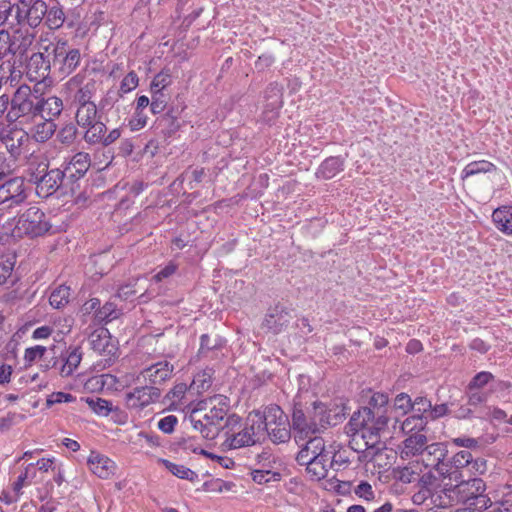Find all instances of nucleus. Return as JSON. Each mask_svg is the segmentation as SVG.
<instances>
[{"instance_id":"obj_1","label":"nucleus","mask_w":512,"mask_h":512,"mask_svg":"<svg viewBox=\"0 0 512 512\" xmlns=\"http://www.w3.org/2000/svg\"><path fill=\"white\" fill-rule=\"evenodd\" d=\"M223 435L225 438L222 442L224 450L250 447L264 440L260 418L250 413L244 424L241 423V418L238 415H229L225 421Z\"/></svg>"},{"instance_id":"obj_2","label":"nucleus","mask_w":512,"mask_h":512,"mask_svg":"<svg viewBox=\"0 0 512 512\" xmlns=\"http://www.w3.org/2000/svg\"><path fill=\"white\" fill-rule=\"evenodd\" d=\"M447 491L450 500L468 509L482 511L492 506L491 498L485 493L486 484L481 478L462 481Z\"/></svg>"},{"instance_id":"obj_3","label":"nucleus","mask_w":512,"mask_h":512,"mask_svg":"<svg viewBox=\"0 0 512 512\" xmlns=\"http://www.w3.org/2000/svg\"><path fill=\"white\" fill-rule=\"evenodd\" d=\"M46 161H31L27 168V179L35 184L36 193L42 198H47L54 194L67 179L63 169H48Z\"/></svg>"},{"instance_id":"obj_4","label":"nucleus","mask_w":512,"mask_h":512,"mask_svg":"<svg viewBox=\"0 0 512 512\" xmlns=\"http://www.w3.org/2000/svg\"><path fill=\"white\" fill-rule=\"evenodd\" d=\"M325 405L315 403L312 414L306 415L301 409H294L292 414V428L297 443L307 438L317 436L324 428V423H333L330 416L324 417Z\"/></svg>"},{"instance_id":"obj_5","label":"nucleus","mask_w":512,"mask_h":512,"mask_svg":"<svg viewBox=\"0 0 512 512\" xmlns=\"http://www.w3.org/2000/svg\"><path fill=\"white\" fill-rule=\"evenodd\" d=\"M39 104L37 91L33 92L27 85L20 86L11 98L7 121H19L21 124L36 122L40 114Z\"/></svg>"},{"instance_id":"obj_6","label":"nucleus","mask_w":512,"mask_h":512,"mask_svg":"<svg viewBox=\"0 0 512 512\" xmlns=\"http://www.w3.org/2000/svg\"><path fill=\"white\" fill-rule=\"evenodd\" d=\"M49 55H52L53 66L56 67L62 76H68L78 67L81 54L78 49L69 48L66 41L58 40L56 43H49L43 46Z\"/></svg>"},{"instance_id":"obj_7","label":"nucleus","mask_w":512,"mask_h":512,"mask_svg":"<svg viewBox=\"0 0 512 512\" xmlns=\"http://www.w3.org/2000/svg\"><path fill=\"white\" fill-rule=\"evenodd\" d=\"M388 396L384 393H374L369 402L368 406L359 409L357 412H354V421H369V419L375 420L381 417L384 422L390 423L393 430L396 429L398 423L397 415L389 414V406H388Z\"/></svg>"},{"instance_id":"obj_8","label":"nucleus","mask_w":512,"mask_h":512,"mask_svg":"<svg viewBox=\"0 0 512 512\" xmlns=\"http://www.w3.org/2000/svg\"><path fill=\"white\" fill-rule=\"evenodd\" d=\"M350 426L352 430L355 431L354 436H358L360 434L361 438L365 442L366 449L375 448L380 443V438L391 437V433L389 431L390 423L384 422L380 418L375 420L369 419V421H354V415H352L350 419Z\"/></svg>"},{"instance_id":"obj_9","label":"nucleus","mask_w":512,"mask_h":512,"mask_svg":"<svg viewBox=\"0 0 512 512\" xmlns=\"http://www.w3.org/2000/svg\"><path fill=\"white\" fill-rule=\"evenodd\" d=\"M64 88L71 105L75 107L93 103L92 98L97 90L96 81L90 79L85 82V76L81 73L71 77Z\"/></svg>"},{"instance_id":"obj_10","label":"nucleus","mask_w":512,"mask_h":512,"mask_svg":"<svg viewBox=\"0 0 512 512\" xmlns=\"http://www.w3.org/2000/svg\"><path fill=\"white\" fill-rule=\"evenodd\" d=\"M424 451H427L429 455H437V465L439 466V461L444 456L443 449L440 443H428L426 431H416L408 435V437L402 442V458L417 456L422 454Z\"/></svg>"},{"instance_id":"obj_11","label":"nucleus","mask_w":512,"mask_h":512,"mask_svg":"<svg viewBox=\"0 0 512 512\" xmlns=\"http://www.w3.org/2000/svg\"><path fill=\"white\" fill-rule=\"evenodd\" d=\"M51 224L45 213L38 207H30L22 213L17 221V232L30 237H39L48 232Z\"/></svg>"},{"instance_id":"obj_12","label":"nucleus","mask_w":512,"mask_h":512,"mask_svg":"<svg viewBox=\"0 0 512 512\" xmlns=\"http://www.w3.org/2000/svg\"><path fill=\"white\" fill-rule=\"evenodd\" d=\"M47 13V4L42 0H20L16 5L14 19L17 25L27 24L37 27Z\"/></svg>"},{"instance_id":"obj_13","label":"nucleus","mask_w":512,"mask_h":512,"mask_svg":"<svg viewBox=\"0 0 512 512\" xmlns=\"http://www.w3.org/2000/svg\"><path fill=\"white\" fill-rule=\"evenodd\" d=\"M90 347L99 355L105 357L110 362L116 357L118 346L117 342L112 338L108 329L99 327L95 329L88 337Z\"/></svg>"},{"instance_id":"obj_14","label":"nucleus","mask_w":512,"mask_h":512,"mask_svg":"<svg viewBox=\"0 0 512 512\" xmlns=\"http://www.w3.org/2000/svg\"><path fill=\"white\" fill-rule=\"evenodd\" d=\"M293 319L292 312L281 305L269 309L262 323V329L273 335L284 332Z\"/></svg>"},{"instance_id":"obj_15","label":"nucleus","mask_w":512,"mask_h":512,"mask_svg":"<svg viewBox=\"0 0 512 512\" xmlns=\"http://www.w3.org/2000/svg\"><path fill=\"white\" fill-rule=\"evenodd\" d=\"M161 391L156 386L136 387L132 391L126 393L125 403L130 409H143L144 407L155 403L159 400Z\"/></svg>"},{"instance_id":"obj_16","label":"nucleus","mask_w":512,"mask_h":512,"mask_svg":"<svg viewBox=\"0 0 512 512\" xmlns=\"http://www.w3.org/2000/svg\"><path fill=\"white\" fill-rule=\"evenodd\" d=\"M51 56L43 49V51L33 53L29 57L26 65V75L30 81L40 83L49 76L53 64L50 60Z\"/></svg>"},{"instance_id":"obj_17","label":"nucleus","mask_w":512,"mask_h":512,"mask_svg":"<svg viewBox=\"0 0 512 512\" xmlns=\"http://www.w3.org/2000/svg\"><path fill=\"white\" fill-rule=\"evenodd\" d=\"M174 366L168 361H161L143 369L138 376L143 377L149 386L160 385L172 377Z\"/></svg>"},{"instance_id":"obj_18","label":"nucleus","mask_w":512,"mask_h":512,"mask_svg":"<svg viewBox=\"0 0 512 512\" xmlns=\"http://www.w3.org/2000/svg\"><path fill=\"white\" fill-rule=\"evenodd\" d=\"M82 360V351L80 347H68L65 352L61 353L60 359L54 360L51 367H58L62 377H68L78 368Z\"/></svg>"},{"instance_id":"obj_19","label":"nucleus","mask_w":512,"mask_h":512,"mask_svg":"<svg viewBox=\"0 0 512 512\" xmlns=\"http://www.w3.org/2000/svg\"><path fill=\"white\" fill-rule=\"evenodd\" d=\"M303 442L296 456L297 463H307L308 459L312 460L319 456L330 454V451L326 448L324 439L320 436L307 438Z\"/></svg>"},{"instance_id":"obj_20","label":"nucleus","mask_w":512,"mask_h":512,"mask_svg":"<svg viewBox=\"0 0 512 512\" xmlns=\"http://www.w3.org/2000/svg\"><path fill=\"white\" fill-rule=\"evenodd\" d=\"M1 142L13 158H18L22 153V147L29 141L28 134L22 129L10 128L1 134Z\"/></svg>"},{"instance_id":"obj_21","label":"nucleus","mask_w":512,"mask_h":512,"mask_svg":"<svg viewBox=\"0 0 512 512\" xmlns=\"http://www.w3.org/2000/svg\"><path fill=\"white\" fill-rule=\"evenodd\" d=\"M26 198L24 180L21 177H13L0 185V202L11 201L19 204Z\"/></svg>"},{"instance_id":"obj_22","label":"nucleus","mask_w":512,"mask_h":512,"mask_svg":"<svg viewBox=\"0 0 512 512\" xmlns=\"http://www.w3.org/2000/svg\"><path fill=\"white\" fill-rule=\"evenodd\" d=\"M91 164L90 155L86 152L76 153L64 166L63 171L71 183L83 177Z\"/></svg>"},{"instance_id":"obj_23","label":"nucleus","mask_w":512,"mask_h":512,"mask_svg":"<svg viewBox=\"0 0 512 512\" xmlns=\"http://www.w3.org/2000/svg\"><path fill=\"white\" fill-rule=\"evenodd\" d=\"M210 402L213 405L201 419L206 422H212L213 424H216L218 427H221L225 430V423L222 424V421H226V418L229 416V405L227 403V399L221 396H216L212 398Z\"/></svg>"},{"instance_id":"obj_24","label":"nucleus","mask_w":512,"mask_h":512,"mask_svg":"<svg viewBox=\"0 0 512 512\" xmlns=\"http://www.w3.org/2000/svg\"><path fill=\"white\" fill-rule=\"evenodd\" d=\"M251 415H257L260 418L261 426L263 427V437H266V431L273 426L284 422L288 417L278 405H269L263 412L252 411Z\"/></svg>"},{"instance_id":"obj_25","label":"nucleus","mask_w":512,"mask_h":512,"mask_svg":"<svg viewBox=\"0 0 512 512\" xmlns=\"http://www.w3.org/2000/svg\"><path fill=\"white\" fill-rule=\"evenodd\" d=\"M87 464L90 471L102 479H108L114 474L115 464L108 457L96 452H91Z\"/></svg>"},{"instance_id":"obj_26","label":"nucleus","mask_w":512,"mask_h":512,"mask_svg":"<svg viewBox=\"0 0 512 512\" xmlns=\"http://www.w3.org/2000/svg\"><path fill=\"white\" fill-rule=\"evenodd\" d=\"M39 118H49L54 121L58 118L63 111V100L57 96H45L38 94Z\"/></svg>"},{"instance_id":"obj_27","label":"nucleus","mask_w":512,"mask_h":512,"mask_svg":"<svg viewBox=\"0 0 512 512\" xmlns=\"http://www.w3.org/2000/svg\"><path fill=\"white\" fill-rule=\"evenodd\" d=\"M298 464L305 466L306 472L310 479L315 481L324 479L327 476L329 469L331 468V463H329V455H322L312 460L308 459L307 463Z\"/></svg>"},{"instance_id":"obj_28","label":"nucleus","mask_w":512,"mask_h":512,"mask_svg":"<svg viewBox=\"0 0 512 512\" xmlns=\"http://www.w3.org/2000/svg\"><path fill=\"white\" fill-rule=\"evenodd\" d=\"M492 220L499 231L512 235V206H501L492 213Z\"/></svg>"},{"instance_id":"obj_29","label":"nucleus","mask_w":512,"mask_h":512,"mask_svg":"<svg viewBox=\"0 0 512 512\" xmlns=\"http://www.w3.org/2000/svg\"><path fill=\"white\" fill-rule=\"evenodd\" d=\"M56 124L49 118H40V122H36L32 137L36 142L44 143L49 140L56 131Z\"/></svg>"},{"instance_id":"obj_30","label":"nucleus","mask_w":512,"mask_h":512,"mask_svg":"<svg viewBox=\"0 0 512 512\" xmlns=\"http://www.w3.org/2000/svg\"><path fill=\"white\" fill-rule=\"evenodd\" d=\"M153 128L156 133L162 134L164 137H170L179 129V123L176 117L166 113L157 117Z\"/></svg>"},{"instance_id":"obj_31","label":"nucleus","mask_w":512,"mask_h":512,"mask_svg":"<svg viewBox=\"0 0 512 512\" xmlns=\"http://www.w3.org/2000/svg\"><path fill=\"white\" fill-rule=\"evenodd\" d=\"M497 170L495 164L487 160H478L468 163L461 172V179L465 180L478 174L492 173Z\"/></svg>"},{"instance_id":"obj_32","label":"nucleus","mask_w":512,"mask_h":512,"mask_svg":"<svg viewBox=\"0 0 512 512\" xmlns=\"http://www.w3.org/2000/svg\"><path fill=\"white\" fill-rule=\"evenodd\" d=\"M98 110L96 104H91L76 107L75 119L78 126H88L92 122L99 120Z\"/></svg>"},{"instance_id":"obj_33","label":"nucleus","mask_w":512,"mask_h":512,"mask_svg":"<svg viewBox=\"0 0 512 512\" xmlns=\"http://www.w3.org/2000/svg\"><path fill=\"white\" fill-rule=\"evenodd\" d=\"M343 160L339 157H329L320 165L317 176L323 179H331L343 170Z\"/></svg>"},{"instance_id":"obj_34","label":"nucleus","mask_w":512,"mask_h":512,"mask_svg":"<svg viewBox=\"0 0 512 512\" xmlns=\"http://www.w3.org/2000/svg\"><path fill=\"white\" fill-rule=\"evenodd\" d=\"M86 131L84 133V140L88 144H102L104 133L106 132L105 124L100 121H94L88 126H83Z\"/></svg>"},{"instance_id":"obj_35","label":"nucleus","mask_w":512,"mask_h":512,"mask_svg":"<svg viewBox=\"0 0 512 512\" xmlns=\"http://www.w3.org/2000/svg\"><path fill=\"white\" fill-rule=\"evenodd\" d=\"M191 423L193 428L200 432L203 438L207 440H214L220 432L223 430L212 422H206L201 418L196 419L194 416L191 417Z\"/></svg>"},{"instance_id":"obj_36","label":"nucleus","mask_w":512,"mask_h":512,"mask_svg":"<svg viewBox=\"0 0 512 512\" xmlns=\"http://www.w3.org/2000/svg\"><path fill=\"white\" fill-rule=\"evenodd\" d=\"M266 435L269 436L273 443L279 444L288 442L291 437V430L288 418L284 422H281V424L279 423L278 425L273 426L272 428L267 430Z\"/></svg>"},{"instance_id":"obj_37","label":"nucleus","mask_w":512,"mask_h":512,"mask_svg":"<svg viewBox=\"0 0 512 512\" xmlns=\"http://www.w3.org/2000/svg\"><path fill=\"white\" fill-rule=\"evenodd\" d=\"M427 425L426 418L422 415H412L407 417L400 425V430L403 434L410 435L416 431H426Z\"/></svg>"},{"instance_id":"obj_38","label":"nucleus","mask_w":512,"mask_h":512,"mask_svg":"<svg viewBox=\"0 0 512 512\" xmlns=\"http://www.w3.org/2000/svg\"><path fill=\"white\" fill-rule=\"evenodd\" d=\"M162 462L170 473H172L174 476L180 479L189 480L191 482H194L195 480L198 479L197 473L184 465L176 464L170 462L169 460H162Z\"/></svg>"},{"instance_id":"obj_39","label":"nucleus","mask_w":512,"mask_h":512,"mask_svg":"<svg viewBox=\"0 0 512 512\" xmlns=\"http://www.w3.org/2000/svg\"><path fill=\"white\" fill-rule=\"evenodd\" d=\"M89 408L99 416H108L113 410V405L110 401L100 397H86L82 398Z\"/></svg>"},{"instance_id":"obj_40","label":"nucleus","mask_w":512,"mask_h":512,"mask_svg":"<svg viewBox=\"0 0 512 512\" xmlns=\"http://www.w3.org/2000/svg\"><path fill=\"white\" fill-rule=\"evenodd\" d=\"M412 407L413 404L410 396L406 393H400L395 397L393 406H389V414L399 417L398 412H400L401 415H405Z\"/></svg>"},{"instance_id":"obj_41","label":"nucleus","mask_w":512,"mask_h":512,"mask_svg":"<svg viewBox=\"0 0 512 512\" xmlns=\"http://www.w3.org/2000/svg\"><path fill=\"white\" fill-rule=\"evenodd\" d=\"M70 298V288L60 285L52 291L49 297V303L53 308L60 309L68 304Z\"/></svg>"},{"instance_id":"obj_42","label":"nucleus","mask_w":512,"mask_h":512,"mask_svg":"<svg viewBox=\"0 0 512 512\" xmlns=\"http://www.w3.org/2000/svg\"><path fill=\"white\" fill-rule=\"evenodd\" d=\"M121 315V311L113 302H106L99 310H96V321L99 323L110 322L117 319Z\"/></svg>"},{"instance_id":"obj_43","label":"nucleus","mask_w":512,"mask_h":512,"mask_svg":"<svg viewBox=\"0 0 512 512\" xmlns=\"http://www.w3.org/2000/svg\"><path fill=\"white\" fill-rule=\"evenodd\" d=\"M18 37V41L16 43V46H14V49L16 50V54H24L28 48L32 45L34 42V34L26 30L25 32L17 31L12 39V41H16V38Z\"/></svg>"},{"instance_id":"obj_44","label":"nucleus","mask_w":512,"mask_h":512,"mask_svg":"<svg viewBox=\"0 0 512 512\" xmlns=\"http://www.w3.org/2000/svg\"><path fill=\"white\" fill-rule=\"evenodd\" d=\"M172 83V76L169 69H163L156 74L151 82L150 90L163 92Z\"/></svg>"},{"instance_id":"obj_45","label":"nucleus","mask_w":512,"mask_h":512,"mask_svg":"<svg viewBox=\"0 0 512 512\" xmlns=\"http://www.w3.org/2000/svg\"><path fill=\"white\" fill-rule=\"evenodd\" d=\"M13 12L16 13V5H12L9 1H0V26L8 24L13 27L17 25Z\"/></svg>"},{"instance_id":"obj_46","label":"nucleus","mask_w":512,"mask_h":512,"mask_svg":"<svg viewBox=\"0 0 512 512\" xmlns=\"http://www.w3.org/2000/svg\"><path fill=\"white\" fill-rule=\"evenodd\" d=\"M212 374L213 371L210 368H207L194 376L192 387L196 389L198 392L207 390L212 383Z\"/></svg>"},{"instance_id":"obj_47","label":"nucleus","mask_w":512,"mask_h":512,"mask_svg":"<svg viewBox=\"0 0 512 512\" xmlns=\"http://www.w3.org/2000/svg\"><path fill=\"white\" fill-rule=\"evenodd\" d=\"M17 41L18 37L16 38V41H12L10 34L7 31H0V60L4 59L9 54H16L14 46H16Z\"/></svg>"},{"instance_id":"obj_48","label":"nucleus","mask_w":512,"mask_h":512,"mask_svg":"<svg viewBox=\"0 0 512 512\" xmlns=\"http://www.w3.org/2000/svg\"><path fill=\"white\" fill-rule=\"evenodd\" d=\"M326 412L323 414L324 417L330 416L332 418V421H335L333 423H324V428H326L329 425H336L340 421H342L347 412L345 405L341 402L340 404L335 403L333 407H327L325 405Z\"/></svg>"},{"instance_id":"obj_49","label":"nucleus","mask_w":512,"mask_h":512,"mask_svg":"<svg viewBox=\"0 0 512 512\" xmlns=\"http://www.w3.org/2000/svg\"><path fill=\"white\" fill-rule=\"evenodd\" d=\"M46 24L50 29L60 28L65 20L64 12L59 7H52L50 10L47 9L46 13Z\"/></svg>"},{"instance_id":"obj_50","label":"nucleus","mask_w":512,"mask_h":512,"mask_svg":"<svg viewBox=\"0 0 512 512\" xmlns=\"http://www.w3.org/2000/svg\"><path fill=\"white\" fill-rule=\"evenodd\" d=\"M77 136V128L74 124L64 125L57 134V139L64 145H71Z\"/></svg>"},{"instance_id":"obj_51","label":"nucleus","mask_w":512,"mask_h":512,"mask_svg":"<svg viewBox=\"0 0 512 512\" xmlns=\"http://www.w3.org/2000/svg\"><path fill=\"white\" fill-rule=\"evenodd\" d=\"M494 376L492 373L488 371H482L477 373L468 385L469 391L479 390L486 386L491 380H493Z\"/></svg>"},{"instance_id":"obj_52","label":"nucleus","mask_w":512,"mask_h":512,"mask_svg":"<svg viewBox=\"0 0 512 512\" xmlns=\"http://www.w3.org/2000/svg\"><path fill=\"white\" fill-rule=\"evenodd\" d=\"M252 479L258 484L267 483L271 480L277 481L280 479V473L273 472L268 469H257L252 472Z\"/></svg>"},{"instance_id":"obj_53","label":"nucleus","mask_w":512,"mask_h":512,"mask_svg":"<svg viewBox=\"0 0 512 512\" xmlns=\"http://www.w3.org/2000/svg\"><path fill=\"white\" fill-rule=\"evenodd\" d=\"M267 99L271 100L269 103H267V108L272 111L280 109L283 104L281 89L276 85L269 87Z\"/></svg>"},{"instance_id":"obj_54","label":"nucleus","mask_w":512,"mask_h":512,"mask_svg":"<svg viewBox=\"0 0 512 512\" xmlns=\"http://www.w3.org/2000/svg\"><path fill=\"white\" fill-rule=\"evenodd\" d=\"M47 352V348L41 345L29 347L25 350L24 360L26 363L31 364L44 357Z\"/></svg>"},{"instance_id":"obj_55","label":"nucleus","mask_w":512,"mask_h":512,"mask_svg":"<svg viewBox=\"0 0 512 512\" xmlns=\"http://www.w3.org/2000/svg\"><path fill=\"white\" fill-rule=\"evenodd\" d=\"M395 478L402 483L409 484L418 478V473L412 467H402L395 471Z\"/></svg>"},{"instance_id":"obj_56","label":"nucleus","mask_w":512,"mask_h":512,"mask_svg":"<svg viewBox=\"0 0 512 512\" xmlns=\"http://www.w3.org/2000/svg\"><path fill=\"white\" fill-rule=\"evenodd\" d=\"M152 100L150 103V108L153 114H159L164 111L167 100L163 92L151 91Z\"/></svg>"},{"instance_id":"obj_57","label":"nucleus","mask_w":512,"mask_h":512,"mask_svg":"<svg viewBox=\"0 0 512 512\" xmlns=\"http://www.w3.org/2000/svg\"><path fill=\"white\" fill-rule=\"evenodd\" d=\"M139 83L138 75L134 71H130L121 81L120 91L123 94L134 90Z\"/></svg>"},{"instance_id":"obj_58","label":"nucleus","mask_w":512,"mask_h":512,"mask_svg":"<svg viewBox=\"0 0 512 512\" xmlns=\"http://www.w3.org/2000/svg\"><path fill=\"white\" fill-rule=\"evenodd\" d=\"M75 397L70 393L65 392H53L47 397L46 406L48 408L52 407L54 404L59 403H69L73 402Z\"/></svg>"},{"instance_id":"obj_59","label":"nucleus","mask_w":512,"mask_h":512,"mask_svg":"<svg viewBox=\"0 0 512 512\" xmlns=\"http://www.w3.org/2000/svg\"><path fill=\"white\" fill-rule=\"evenodd\" d=\"M354 493L359 497L366 501H373L375 498V493L372 489V486L366 482L361 481L354 489Z\"/></svg>"},{"instance_id":"obj_60","label":"nucleus","mask_w":512,"mask_h":512,"mask_svg":"<svg viewBox=\"0 0 512 512\" xmlns=\"http://www.w3.org/2000/svg\"><path fill=\"white\" fill-rule=\"evenodd\" d=\"M187 391V385L185 383L176 384L165 396V398L171 403L174 404L177 401H180Z\"/></svg>"},{"instance_id":"obj_61","label":"nucleus","mask_w":512,"mask_h":512,"mask_svg":"<svg viewBox=\"0 0 512 512\" xmlns=\"http://www.w3.org/2000/svg\"><path fill=\"white\" fill-rule=\"evenodd\" d=\"M467 469L475 475H482L488 469L487 461L482 457H477L475 459L471 457V461L469 462Z\"/></svg>"},{"instance_id":"obj_62","label":"nucleus","mask_w":512,"mask_h":512,"mask_svg":"<svg viewBox=\"0 0 512 512\" xmlns=\"http://www.w3.org/2000/svg\"><path fill=\"white\" fill-rule=\"evenodd\" d=\"M328 450L330 451L329 463H331V468L337 466L338 469L349 462V459L341 451H336L334 446H330Z\"/></svg>"},{"instance_id":"obj_63","label":"nucleus","mask_w":512,"mask_h":512,"mask_svg":"<svg viewBox=\"0 0 512 512\" xmlns=\"http://www.w3.org/2000/svg\"><path fill=\"white\" fill-rule=\"evenodd\" d=\"M472 454L469 451L462 450L457 452L453 458L452 463L455 466V468H467L469 462L471 461Z\"/></svg>"},{"instance_id":"obj_64","label":"nucleus","mask_w":512,"mask_h":512,"mask_svg":"<svg viewBox=\"0 0 512 512\" xmlns=\"http://www.w3.org/2000/svg\"><path fill=\"white\" fill-rule=\"evenodd\" d=\"M178 422V419L174 415H168L163 417L158 421V428L167 434H170L174 431V428Z\"/></svg>"}]
</instances>
